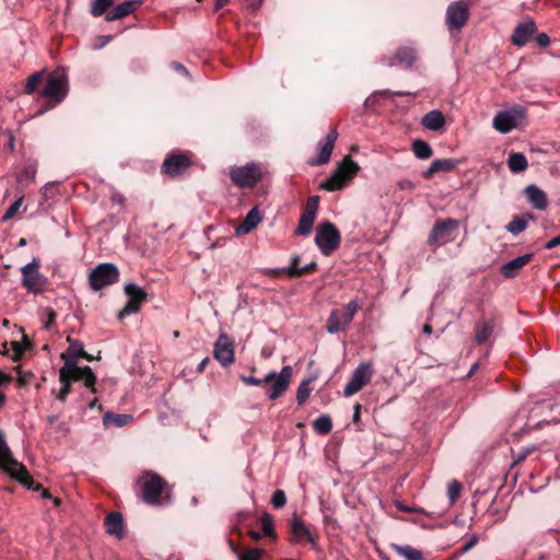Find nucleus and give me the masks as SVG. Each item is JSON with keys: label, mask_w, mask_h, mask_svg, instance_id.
Wrapping results in <instances>:
<instances>
[{"label": "nucleus", "mask_w": 560, "mask_h": 560, "mask_svg": "<svg viewBox=\"0 0 560 560\" xmlns=\"http://www.w3.org/2000/svg\"><path fill=\"white\" fill-rule=\"evenodd\" d=\"M360 166L351 158L346 156L337 164L334 173L319 185L320 189L337 191L346 187L358 174Z\"/></svg>", "instance_id": "obj_1"}, {"label": "nucleus", "mask_w": 560, "mask_h": 560, "mask_svg": "<svg viewBox=\"0 0 560 560\" xmlns=\"http://www.w3.org/2000/svg\"><path fill=\"white\" fill-rule=\"evenodd\" d=\"M0 468L9 474L12 478L16 479L23 486L31 488L33 479L25 466L13 458L12 453L4 440L3 434L0 432Z\"/></svg>", "instance_id": "obj_2"}, {"label": "nucleus", "mask_w": 560, "mask_h": 560, "mask_svg": "<svg viewBox=\"0 0 560 560\" xmlns=\"http://www.w3.org/2000/svg\"><path fill=\"white\" fill-rule=\"evenodd\" d=\"M69 348L66 352L61 354V359L65 361L63 366L70 365L71 371H75L77 373H83L86 375V387L91 389L92 393H95V383L96 375L93 373L90 366H79L77 361L82 355H85V350L83 343L68 338Z\"/></svg>", "instance_id": "obj_3"}, {"label": "nucleus", "mask_w": 560, "mask_h": 560, "mask_svg": "<svg viewBox=\"0 0 560 560\" xmlns=\"http://www.w3.org/2000/svg\"><path fill=\"white\" fill-rule=\"evenodd\" d=\"M361 305L362 304L358 299H353L347 303L343 308L332 310L327 319V331L334 335L346 330L354 315L361 308Z\"/></svg>", "instance_id": "obj_4"}, {"label": "nucleus", "mask_w": 560, "mask_h": 560, "mask_svg": "<svg viewBox=\"0 0 560 560\" xmlns=\"http://www.w3.org/2000/svg\"><path fill=\"white\" fill-rule=\"evenodd\" d=\"M341 236L331 222H323L316 229L315 244L325 256L332 254L340 245Z\"/></svg>", "instance_id": "obj_5"}, {"label": "nucleus", "mask_w": 560, "mask_h": 560, "mask_svg": "<svg viewBox=\"0 0 560 560\" xmlns=\"http://www.w3.org/2000/svg\"><path fill=\"white\" fill-rule=\"evenodd\" d=\"M119 279L118 268L110 262L97 265L89 275V283L92 290L98 291L116 283Z\"/></svg>", "instance_id": "obj_6"}, {"label": "nucleus", "mask_w": 560, "mask_h": 560, "mask_svg": "<svg viewBox=\"0 0 560 560\" xmlns=\"http://www.w3.org/2000/svg\"><path fill=\"white\" fill-rule=\"evenodd\" d=\"M459 222L455 219L438 220L433 225L428 242L430 245L443 246L456 238Z\"/></svg>", "instance_id": "obj_7"}, {"label": "nucleus", "mask_w": 560, "mask_h": 560, "mask_svg": "<svg viewBox=\"0 0 560 560\" xmlns=\"http://www.w3.org/2000/svg\"><path fill=\"white\" fill-rule=\"evenodd\" d=\"M22 285L34 294L43 293L47 285L46 278L39 272V260L34 258L21 268Z\"/></svg>", "instance_id": "obj_8"}, {"label": "nucleus", "mask_w": 560, "mask_h": 560, "mask_svg": "<svg viewBox=\"0 0 560 560\" xmlns=\"http://www.w3.org/2000/svg\"><path fill=\"white\" fill-rule=\"evenodd\" d=\"M68 92V77L63 69L55 70L47 79L42 95L60 103Z\"/></svg>", "instance_id": "obj_9"}, {"label": "nucleus", "mask_w": 560, "mask_h": 560, "mask_svg": "<svg viewBox=\"0 0 560 560\" xmlns=\"http://www.w3.org/2000/svg\"><path fill=\"white\" fill-rule=\"evenodd\" d=\"M525 119V110L516 107L506 110H500L493 117L492 126L501 133H509L515 128H518Z\"/></svg>", "instance_id": "obj_10"}, {"label": "nucleus", "mask_w": 560, "mask_h": 560, "mask_svg": "<svg viewBox=\"0 0 560 560\" xmlns=\"http://www.w3.org/2000/svg\"><path fill=\"white\" fill-rule=\"evenodd\" d=\"M373 374V363L371 361L361 362L353 371L350 381L345 386V396L350 397L360 392L370 383Z\"/></svg>", "instance_id": "obj_11"}, {"label": "nucleus", "mask_w": 560, "mask_h": 560, "mask_svg": "<svg viewBox=\"0 0 560 560\" xmlns=\"http://www.w3.org/2000/svg\"><path fill=\"white\" fill-rule=\"evenodd\" d=\"M232 182L242 188L254 187L261 177L258 165L250 163L245 166L234 167L230 172Z\"/></svg>", "instance_id": "obj_12"}, {"label": "nucleus", "mask_w": 560, "mask_h": 560, "mask_svg": "<svg viewBox=\"0 0 560 560\" xmlns=\"http://www.w3.org/2000/svg\"><path fill=\"white\" fill-rule=\"evenodd\" d=\"M469 18V7L464 0L452 2L445 14V23L451 31H459L464 27Z\"/></svg>", "instance_id": "obj_13"}, {"label": "nucleus", "mask_w": 560, "mask_h": 560, "mask_svg": "<svg viewBox=\"0 0 560 560\" xmlns=\"http://www.w3.org/2000/svg\"><path fill=\"white\" fill-rule=\"evenodd\" d=\"M142 499L148 504H159L165 481L154 472H147L143 477Z\"/></svg>", "instance_id": "obj_14"}, {"label": "nucleus", "mask_w": 560, "mask_h": 560, "mask_svg": "<svg viewBox=\"0 0 560 560\" xmlns=\"http://www.w3.org/2000/svg\"><path fill=\"white\" fill-rule=\"evenodd\" d=\"M125 293L128 296V301L122 310L119 311L118 319H122L126 316L137 313L140 310L141 304L147 299V293L133 282L125 285Z\"/></svg>", "instance_id": "obj_15"}, {"label": "nucleus", "mask_w": 560, "mask_h": 560, "mask_svg": "<svg viewBox=\"0 0 560 560\" xmlns=\"http://www.w3.org/2000/svg\"><path fill=\"white\" fill-rule=\"evenodd\" d=\"M319 206V197L312 196L307 199L306 206L300 217L299 224L295 230L296 235L307 236L313 230Z\"/></svg>", "instance_id": "obj_16"}, {"label": "nucleus", "mask_w": 560, "mask_h": 560, "mask_svg": "<svg viewBox=\"0 0 560 560\" xmlns=\"http://www.w3.org/2000/svg\"><path fill=\"white\" fill-rule=\"evenodd\" d=\"M269 374H273V377L264 385L268 386V398L270 400H276L288 389L292 376V368L290 365H285L281 369L280 373L270 372Z\"/></svg>", "instance_id": "obj_17"}, {"label": "nucleus", "mask_w": 560, "mask_h": 560, "mask_svg": "<svg viewBox=\"0 0 560 560\" xmlns=\"http://www.w3.org/2000/svg\"><path fill=\"white\" fill-rule=\"evenodd\" d=\"M213 357L223 366H229L235 361L234 342L229 335H219L214 343Z\"/></svg>", "instance_id": "obj_18"}, {"label": "nucleus", "mask_w": 560, "mask_h": 560, "mask_svg": "<svg viewBox=\"0 0 560 560\" xmlns=\"http://www.w3.org/2000/svg\"><path fill=\"white\" fill-rule=\"evenodd\" d=\"M83 381L86 386V375L83 373H77L75 371L70 370V365L62 366L59 370V382L61 384V388L57 394L56 398L60 401H65L67 396L71 392V382Z\"/></svg>", "instance_id": "obj_19"}, {"label": "nucleus", "mask_w": 560, "mask_h": 560, "mask_svg": "<svg viewBox=\"0 0 560 560\" xmlns=\"http://www.w3.org/2000/svg\"><path fill=\"white\" fill-rule=\"evenodd\" d=\"M338 133L336 129L330 130L324 140L318 143V154L316 158L310 161L311 165H322L326 164L331 156V152L334 150L335 142L337 140Z\"/></svg>", "instance_id": "obj_20"}, {"label": "nucleus", "mask_w": 560, "mask_h": 560, "mask_svg": "<svg viewBox=\"0 0 560 560\" xmlns=\"http://www.w3.org/2000/svg\"><path fill=\"white\" fill-rule=\"evenodd\" d=\"M190 165V159L185 154H173L167 156L162 165L163 173L170 176H177Z\"/></svg>", "instance_id": "obj_21"}, {"label": "nucleus", "mask_w": 560, "mask_h": 560, "mask_svg": "<svg viewBox=\"0 0 560 560\" xmlns=\"http://www.w3.org/2000/svg\"><path fill=\"white\" fill-rule=\"evenodd\" d=\"M537 27L533 20L528 19L522 23H520L511 37V42L513 45L522 47L524 46L529 38L536 33Z\"/></svg>", "instance_id": "obj_22"}, {"label": "nucleus", "mask_w": 560, "mask_h": 560, "mask_svg": "<svg viewBox=\"0 0 560 560\" xmlns=\"http://www.w3.org/2000/svg\"><path fill=\"white\" fill-rule=\"evenodd\" d=\"M533 258V254H524L522 256H518L505 264H503L500 268V272L504 278H514L518 275L521 269L526 266Z\"/></svg>", "instance_id": "obj_23"}, {"label": "nucleus", "mask_w": 560, "mask_h": 560, "mask_svg": "<svg viewBox=\"0 0 560 560\" xmlns=\"http://www.w3.org/2000/svg\"><path fill=\"white\" fill-rule=\"evenodd\" d=\"M141 0H128L118 3L110 12L107 13L105 20L108 22L120 20L137 11L141 7Z\"/></svg>", "instance_id": "obj_24"}, {"label": "nucleus", "mask_w": 560, "mask_h": 560, "mask_svg": "<svg viewBox=\"0 0 560 560\" xmlns=\"http://www.w3.org/2000/svg\"><path fill=\"white\" fill-rule=\"evenodd\" d=\"M524 194L527 197L528 202L532 205L534 209L537 210H546L549 202L546 192L539 188L537 185L532 184L528 185L524 189Z\"/></svg>", "instance_id": "obj_25"}, {"label": "nucleus", "mask_w": 560, "mask_h": 560, "mask_svg": "<svg viewBox=\"0 0 560 560\" xmlns=\"http://www.w3.org/2000/svg\"><path fill=\"white\" fill-rule=\"evenodd\" d=\"M106 533L118 539L125 537V524L122 515L119 512L109 513L104 521Z\"/></svg>", "instance_id": "obj_26"}, {"label": "nucleus", "mask_w": 560, "mask_h": 560, "mask_svg": "<svg viewBox=\"0 0 560 560\" xmlns=\"http://www.w3.org/2000/svg\"><path fill=\"white\" fill-rule=\"evenodd\" d=\"M291 533L295 542H301L303 539H306L312 546L316 545V539L312 535L308 526L296 515L291 520Z\"/></svg>", "instance_id": "obj_27"}, {"label": "nucleus", "mask_w": 560, "mask_h": 560, "mask_svg": "<svg viewBox=\"0 0 560 560\" xmlns=\"http://www.w3.org/2000/svg\"><path fill=\"white\" fill-rule=\"evenodd\" d=\"M260 221H261V215L258 211V208L254 207L253 209H250L247 212L243 222L235 228V234L237 236L248 234L254 229H256V226L259 224Z\"/></svg>", "instance_id": "obj_28"}, {"label": "nucleus", "mask_w": 560, "mask_h": 560, "mask_svg": "<svg viewBox=\"0 0 560 560\" xmlns=\"http://www.w3.org/2000/svg\"><path fill=\"white\" fill-rule=\"evenodd\" d=\"M495 322L493 318H483L477 322L475 341L478 345L487 342L494 331Z\"/></svg>", "instance_id": "obj_29"}, {"label": "nucleus", "mask_w": 560, "mask_h": 560, "mask_svg": "<svg viewBox=\"0 0 560 560\" xmlns=\"http://www.w3.org/2000/svg\"><path fill=\"white\" fill-rule=\"evenodd\" d=\"M421 124L428 130L439 131L445 126V117L441 110L434 109L422 117Z\"/></svg>", "instance_id": "obj_30"}, {"label": "nucleus", "mask_w": 560, "mask_h": 560, "mask_svg": "<svg viewBox=\"0 0 560 560\" xmlns=\"http://www.w3.org/2000/svg\"><path fill=\"white\" fill-rule=\"evenodd\" d=\"M533 220H535V215L529 212L520 217H514L506 225V230L513 235H518L526 230L528 221Z\"/></svg>", "instance_id": "obj_31"}, {"label": "nucleus", "mask_w": 560, "mask_h": 560, "mask_svg": "<svg viewBox=\"0 0 560 560\" xmlns=\"http://www.w3.org/2000/svg\"><path fill=\"white\" fill-rule=\"evenodd\" d=\"M395 63L410 68L416 60V50L412 47H400L394 57ZM388 66H393L394 61H389Z\"/></svg>", "instance_id": "obj_32"}, {"label": "nucleus", "mask_w": 560, "mask_h": 560, "mask_svg": "<svg viewBox=\"0 0 560 560\" xmlns=\"http://www.w3.org/2000/svg\"><path fill=\"white\" fill-rule=\"evenodd\" d=\"M508 166L512 173H521L527 168L528 162L523 153L513 152L508 159Z\"/></svg>", "instance_id": "obj_33"}, {"label": "nucleus", "mask_w": 560, "mask_h": 560, "mask_svg": "<svg viewBox=\"0 0 560 560\" xmlns=\"http://www.w3.org/2000/svg\"><path fill=\"white\" fill-rule=\"evenodd\" d=\"M393 549L407 560H422V552L411 546L393 545Z\"/></svg>", "instance_id": "obj_34"}, {"label": "nucleus", "mask_w": 560, "mask_h": 560, "mask_svg": "<svg viewBox=\"0 0 560 560\" xmlns=\"http://www.w3.org/2000/svg\"><path fill=\"white\" fill-rule=\"evenodd\" d=\"M412 151L420 160H427L433 155L432 148L423 140H415L412 143Z\"/></svg>", "instance_id": "obj_35"}, {"label": "nucleus", "mask_w": 560, "mask_h": 560, "mask_svg": "<svg viewBox=\"0 0 560 560\" xmlns=\"http://www.w3.org/2000/svg\"><path fill=\"white\" fill-rule=\"evenodd\" d=\"M132 417L130 415H115V413H106L103 418V422L105 427L114 424L116 427L127 425L131 421Z\"/></svg>", "instance_id": "obj_36"}, {"label": "nucleus", "mask_w": 560, "mask_h": 560, "mask_svg": "<svg viewBox=\"0 0 560 560\" xmlns=\"http://www.w3.org/2000/svg\"><path fill=\"white\" fill-rule=\"evenodd\" d=\"M313 428L318 434H327L332 429V421L328 415H322L313 422Z\"/></svg>", "instance_id": "obj_37"}, {"label": "nucleus", "mask_w": 560, "mask_h": 560, "mask_svg": "<svg viewBox=\"0 0 560 560\" xmlns=\"http://www.w3.org/2000/svg\"><path fill=\"white\" fill-rule=\"evenodd\" d=\"M261 533L265 537L276 539L277 535L273 528V518L269 513H264L260 517Z\"/></svg>", "instance_id": "obj_38"}, {"label": "nucleus", "mask_w": 560, "mask_h": 560, "mask_svg": "<svg viewBox=\"0 0 560 560\" xmlns=\"http://www.w3.org/2000/svg\"><path fill=\"white\" fill-rule=\"evenodd\" d=\"M113 4V0H93L91 4V14L93 16L103 15Z\"/></svg>", "instance_id": "obj_39"}, {"label": "nucleus", "mask_w": 560, "mask_h": 560, "mask_svg": "<svg viewBox=\"0 0 560 560\" xmlns=\"http://www.w3.org/2000/svg\"><path fill=\"white\" fill-rule=\"evenodd\" d=\"M316 267L315 262H310L303 267H285L287 275L290 278H298L303 275L310 273L313 271Z\"/></svg>", "instance_id": "obj_40"}, {"label": "nucleus", "mask_w": 560, "mask_h": 560, "mask_svg": "<svg viewBox=\"0 0 560 560\" xmlns=\"http://www.w3.org/2000/svg\"><path fill=\"white\" fill-rule=\"evenodd\" d=\"M436 173L439 172H451L456 168L457 161L453 159H438L432 162Z\"/></svg>", "instance_id": "obj_41"}, {"label": "nucleus", "mask_w": 560, "mask_h": 560, "mask_svg": "<svg viewBox=\"0 0 560 560\" xmlns=\"http://www.w3.org/2000/svg\"><path fill=\"white\" fill-rule=\"evenodd\" d=\"M311 394L310 381H303L296 390V401L299 405L305 404Z\"/></svg>", "instance_id": "obj_42"}, {"label": "nucleus", "mask_w": 560, "mask_h": 560, "mask_svg": "<svg viewBox=\"0 0 560 560\" xmlns=\"http://www.w3.org/2000/svg\"><path fill=\"white\" fill-rule=\"evenodd\" d=\"M36 175V167L33 164L26 165L18 175L16 179L20 183L33 182Z\"/></svg>", "instance_id": "obj_43"}, {"label": "nucleus", "mask_w": 560, "mask_h": 560, "mask_svg": "<svg viewBox=\"0 0 560 560\" xmlns=\"http://www.w3.org/2000/svg\"><path fill=\"white\" fill-rule=\"evenodd\" d=\"M42 72H35L31 77H28L24 91L26 94H32L35 92V90L38 88L40 81H42Z\"/></svg>", "instance_id": "obj_44"}, {"label": "nucleus", "mask_w": 560, "mask_h": 560, "mask_svg": "<svg viewBox=\"0 0 560 560\" xmlns=\"http://www.w3.org/2000/svg\"><path fill=\"white\" fill-rule=\"evenodd\" d=\"M460 490H462V485L457 480H453L452 482L448 483L447 495H448L451 505L454 504V502L459 497Z\"/></svg>", "instance_id": "obj_45"}, {"label": "nucleus", "mask_w": 560, "mask_h": 560, "mask_svg": "<svg viewBox=\"0 0 560 560\" xmlns=\"http://www.w3.org/2000/svg\"><path fill=\"white\" fill-rule=\"evenodd\" d=\"M287 503V497L283 490H276L271 497V504L275 509H281Z\"/></svg>", "instance_id": "obj_46"}, {"label": "nucleus", "mask_w": 560, "mask_h": 560, "mask_svg": "<svg viewBox=\"0 0 560 560\" xmlns=\"http://www.w3.org/2000/svg\"><path fill=\"white\" fill-rule=\"evenodd\" d=\"M264 551L257 548L245 550L238 556V560H260Z\"/></svg>", "instance_id": "obj_47"}, {"label": "nucleus", "mask_w": 560, "mask_h": 560, "mask_svg": "<svg viewBox=\"0 0 560 560\" xmlns=\"http://www.w3.org/2000/svg\"><path fill=\"white\" fill-rule=\"evenodd\" d=\"M22 203H23V197H20L8 208V210L5 211V213L2 217V221H8V220L12 219L19 211Z\"/></svg>", "instance_id": "obj_48"}, {"label": "nucleus", "mask_w": 560, "mask_h": 560, "mask_svg": "<svg viewBox=\"0 0 560 560\" xmlns=\"http://www.w3.org/2000/svg\"><path fill=\"white\" fill-rule=\"evenodd\" d=\"M272 377H273V374H267L264 378H256L253 376H244V377H242V380L244 383H246L248 385L260 386V385H264L265 383L269 382L270 380H272Z\"/></svg>", "instance_id": "obj_49"}, {"label": "nucleus", "mask_w": 560, "mask_h": 560, "mask_svg": "<svg viewBox=\"0 0 560 560\" xmlns=\"http://www.w3.org/2000/svg\"><path fill=\"white\" fill-rule=\"evenodd\" d=\"M44 315H45L44 328L49 329L56 319V312L52 308H46V310H44Z\"/></svg>", "instance_id": "obj_50"}, {"label": "nucleus", "mask_w": 560, "mask_h": 560, "mask_svg": "<svg viewBox=\"0 0 560 560\" xmlns=\"http://www.w3.org/2000/svg\"><path fill=\"white\" fill-rule=\"evenodd\" d=\"M261 273L271 278H279L282 273H287L285 268H265Z\"/></svg>", "instance_id": "obj_51"}, {"label": "nucleus", "mask_w": 560, "mask_h": 560, "mask_svg": "<svg viewBox=\"0 0 560 560\" xmlns=\"http://www.w3.org/2000/svg\"><path fill=\"white\" fill-rule=\"evenodd\" d=\"M478 542V536L477 535H472L469 540L467 542L464 544V546L459 549V553L463 555V553H466L468 552L470 549H472Z\"/></svg>", "instance_id": "obj_52"}, {"label": "nucleus", "mask_w": 560, "mask_h": 560, "mask_svg": "<svg viewBox=\"0 0 560 560\" xmlns=\"http://www.w3.org/2000/svg\"><path fill=\"white\" fill-rule=\"evenodd\" d=\"M535 40L539 47H547L550 44V38L546 33L538 34Z\"/></svg>", "instance_id": "obj_53"}, {"label": "nucleus", "mask_w": 560, "mask_h": 560, "mask_svg": "<svg viewBox=\"0 0 560 560\" xmlns=\"http://www.w3.org/2000/svg\"><path fill=\"white\" fill-rule=\"evenodd\" d=\"M397 186L401 190H412L415 188V184L409 179H401L397 183Z\"/></svg>", "instance_id": "obj_54"}, {"label": "nucleus", "mask_w": 560, "mask_h": 560, "mask_svg": "<svg viewBox=\"0 0 560 560\" xmlns=\"http://www.w3.org/2000/svg\"><path fill=\"white\" fill-rule=\"evenodd\" d=\"M560 246V234L551 240H549L546 244H545V248L547 249H553L556 247Z\"/></svg>", "instance_id": "obj_55"}, {"label": "nucleus", "mask_w": 560, "mask_h": 560, "mask_svg": "<svg viewBox=\"0 0 560 560\" xmlns=\"http://www.w3.org/2000/svg\"><path fill=\"white\" fill-rule=\"evenodd\" d=\"M171 66H172V68H173L175 71H177V72H180V73H184V74L188 75V71H187V69H186L182 63L174 61V62H172V65H171Z\"/></svg>", "instance_id": "obj_56"}, {"label": "nucleus", "mask_w": 560, "mask_h": 560, "mask_svg": "<svg viewBox=\"0 0 560 560\" xmlns=\"http://www.w3.org/2000/svg\"><path fill=\"white\" fill-rule=\"evenodd\" d=\"M436 173L434 165L431 163V165L425 170L422 174V176L427 179L431 178Z\"/></svg>", "instance_id": "obj_57"}, {"label": "nucleus", "mask_w": 560, "mask_h": 560, "mask_svg": "<svg viewBox=\"0 0 560 560\" xmlns=\"http://www.w3.org/2000/svg\"><path fill=\"white\" fill-rule=\"evenodd\" d=\"M230 0H215L214 2V11H219L221 8H223L225 4H228Z\"/></svg>", "instance_id": "obj_58"}, {"label": "nucleus", "mask_w": 560, "mask_h": 560, "mask_svg": "<svg viewBox=\"0 0 560 560\" xmlns=\"http://www.w3.org/2000/svg\"><path fill=\"white\" fill-rule=\"evenodd\" d=\"M209 361H210V359H209L208 357H207V358H205V359H203V360L198 364V366H197V371H198V372H202V371L206 369V366H207V364L209 363Z\"/></svg>", "instance_id": "obj_59"}, {"label": "nucleus", "mask_w": 560, "mask_h": 560, "mask_svg": "<svg viewBox=\"0 0 560 560\" xmlns=\"http://www.w3.org/2000/svg\"><path fill=\"white\" fill-rule=\"evenodd\" d=\"M360 410H361V406L358 404L354 406V413H353V422H357L359 421L360 419Z\"/></svg>", "instance_id": "obj_60"}, {"label": "nucleus", "mask_w": 560, "mask_h": 560, "mask_svg": "<svg viewBox=\"0 0 560 560\" xmlns=\"http://www.w3.org/2000/svg\"><path fill=\"white\" fill-rule=\"evenodd\" d=\"M299 262H300V257L293 256V257H291V264L289 267H299Z\"/></svg>", "instance_id": "obj_61"}, {"label": "nucleus", "mask_w": 560, "mask_h": 560, "mask_svg": "<svg viewBox=\"0 0 560 560\" xmlns=\"http://www.w3.org/2000/svg\"><path fill=\"white\" fill-rule=\"evenodd\" d=\"M249 535H250V536H252V538H254L255 540H258V539H260V538L265 537V536L262 535V533L254 532V530H253V532H250V533H249Z\"/></svg>", "instance_id": "obj_62"}, {"label": "nucleus", "mask_w": 560, "mask_h": 560, "mask_svg": "<svg viewBox=\"0 0 560 560\" xmlns=\"http://www.w3.org/2000/svg\"><path fill=\"white\" fill-rule=\"evenodd\" d=\"M422 330H423V332H424V334H427V335L432 334V327H431L430 325H428V324L423 326V329H422Z\"/></svg>", "instance_id": "obj_63"}, {"label": "nucleus", "mask_w": 560, "mask_h": 560, "mask_svg": "<svg viewBox=\"0 0 560 560\" xmlns=\"http://www.w3.org/2000/svg\"><path fill=\"white\" fill-rule=\"evenodd\" d=\"M112 39V36L103 37V42L97 46V48L103 47L106 43H108Z\"/></svg>", "instance_id": "obj_64"}]
</instances>
